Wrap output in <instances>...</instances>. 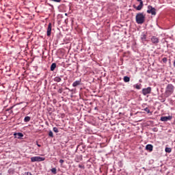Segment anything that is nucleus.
<instances>
[{
  "label": "nucleus",
  "mask_w": 175,
  "mask_h": 175,
  "mask_svg": "<svg viewBox=\"0 0 175 175\" xmlns=\"http://www.w3.org/2000/svg\"><path fill=\"white\" fill-rule=\"evenodd\" d=\"M13 107H14V106L10 107L9 109H7V111H10V110H12V109H13Z\"/></svg>",
  "instance_id": "nucleus-32"
},
{
  "label": "nucleus",
  "mask_w": 175,
  "mask_h": 175,
  "mask_svg": "<svg viewBox=\"0 0 175 175\" xmlns=\"http://www.w3.org/2000/svg\"><path fill=\"white\" fill-rule=\"evenodd\" d=\"M53 130L55 133H58L59 132V131H58V128L57 127H53Z\"/></svg>",
  "instance_id": "nucleus-24"
},
{
  "label": "nucleus",
  "mask_w": 175,
  "mask_h": 175,
  "mask_svg": "<svg viewBox=\"0 0 175 175\" xmlns=\"http://www.w3.org/2000/svg\"><path fill=\"white\" fill-rule=\"evenodd\" d=\"M62 91H64V90L62 89V88H60L58 90H57V92L59 94H62Z\"/></svg>",
  "instance_id": "nucleus-25"
},
{
  "label": "nucleus",
  "mask_w": 175,
  "mask_h": 175,
  "mask_svg": "<svg viewBox=\"0 0 175 175\" xmlns=\"http://www.w3.org/2000/svg\"><path fill=\"white\" fill-rule=\"evenodd\" d=\"M44 159H45L44 157H41L39 156L31 157V162H42L44 161Z\"/></svg>",
  "instance_id": "nucleus-4"
},
{
  "label": "nucleus",
  "mask_w": 175,
  "mask_h": 175,
  "mask_svg": "<svg viewBox=\"0 0 175 175\" xmlns=\"http://www.w3.org/2000/svg\"><path fill=\"white\" fill-rule=\"evenodd\" d=\"M148 14H152V16H156L157 15V9L155 8L152 7V5L148 6L147 10Z\"/></svg>",
  "instance_id": "nucleus-3"
},
{
  "label": "nucleus",
  "mask_w": 175,
  "mask_h": 175,
  "mask_svg": "<svg viewBox=\"0 0 175 175\" xmlns=\"http://www.w3.org/2000/svg\"><path fill=\"white\" fill-rule=\"evenodd\" d=\"M134 88H136V90H141L142 88V84H135L133 85Z\"/></svg>",
  "instance_id": "nucleus-18"
},
{
  "label": "nucleus",
  "mask_w": 175,
  "mask_h": 175,
  "mask_svg": "<svg viewBox=\"0 0 175 175\" xmlns=\"http://www.w3.org/2000/svg\"><path fill=\"white\" fill-rule=\"evenodd\" d=\"M151 90H152L151 87H148V88H143L142 89V94L144 96H146V95H148V94H151Z\"/></svg>",
  "instance_id": "nucleus-5"
},
{
  "label": "nucleus",
  "mask_w": 175,
  "mask_h": 175,
  "mask_svg": "<svg viewBox=\"0 0 175 175\" xmlns=\"http://www.w3.org/2000/svg\"><path fill=\"white\" fill-rule=\"evenodd\" d=\"M55 88H56L55 87V88H54V90H55Z\"/></svg>",
  "instance_id": "nucleus-38"
},
{
  "label": "nucleus",
  "mask_w": 175,
  "mask_h": 175,
  "mask_svg": "<svg viewBox=\"0 0 175 175\" xmlns=\"http://www.w3.org/2000/svg\"><path fill=\"white\" fill-rule=\"evenodd\" d=\"M49 137H54V135H53L52 131H49Z\"/></svg>",
  "instance_id": "nucleus-23"
},
{
  "label": "nucleus",
  "mask_w": 175,
  "mask_h": 175,
  "mask_svg": "<svg viewBox=\"0 0 175 175\" xmlns=\"http://www.w3.org/2000/svg\"><path fill=\"white\" fill-rule=\"evenodd\" d=\"M152 43L153 44H154L155 46L158 45V43H159V38L153 36H152L151 39H150Z\"/></svg>",
  "instance_id": "nucleus-7"
},
{
  "label": "nucleus",
  "mask_w": 175,
  "mask_h": 175,
  "mask_svg": "<svg viewBox=\"0 0 175 175\" xmlns=\"http://www.w3.org/2000/svg\"><path fill=\"white\" fill-rule=\"evenodd\" d=\"M14 136L16 139H21V137H24V134H23L22 133H14Z\"/></svg>",
  "instance_id": "nucleus-10"
},
{
  "label": "nucleus",
  "mask_w": 175,
  "mask_h": 175,
  "mask_svg": "<svg viewBox=\"0 0 175 175\" xmlns=\"http://www.w3.org/2000/svg\"><path fill=\"white\" fill-rule=\"evenodd\" d=\"M31 121V117L29 116H26L24 118V122H29Z\"/></svg>",
  "instance_id": "nucleus-19"
},
{
  "label": "nucleus",
  "mask_w": 175,
  "mask_h": 175,
  "mask_svg": "<svg viewBox=\"0 0 175 175\" xmlns=\"http://www.w3.org/2000/svg\"><path fill=\"white\" fill-rule=\"evenodd\" d=\"M21 103H19L18 105H21Z\"/></svg>",
  "instance_id": "nucleus-35"
},
{
  "label": "nucleus",
  "mask_w": 175,
  "mask_h": 175,
  "mask_svg": "<svg viewBox=\"0 0 175 175\" xmlns=\"http://www.w3.org/2000/svg\"><path fill=\"white\" fill-rule=\"evenodd\" d=\"M53 28V25L49 23L47 28V36H51V29Z\"/></svg>",
  "instance_id": "nucleus-9"
},
{
  "label": "nucleus",
  "mask_w": 175,
  "mask_h": 175,
  "mask_svg": "<svg viewBox=\"0 0 175 175\" xmlns=\"http://www.w3.org/2000/svg\"><path fill=\"white\" fill-rule=\"evenodd\" d=\"M173 92H174V86L172 84H168L165 88V98H169V96H170Z\"/></svg>",
  "instance_id": "nucleus-2"
},
{
  "label": "nucleus",
  "mask_w": 175,
  "mask_h": 175,
  "mask_svg": "<svg viewBox=\"0 0 175 175\" xmlns=\"http://www.w3.org/2000/svg\"><path fill=\"white\" fill-rule=\"evenodd\" d=\"M66 90H68V91H72V90H70V89H69L68 88H66Z\"/></svg>",
  "instance_id": "nucleus-34"
},
{
  "label": "nucleus",
  "mask_w": 175,
  "mask_h": 175,
  "mask_svg": "<svg viewBox=\"0 0 175 175\" xmlns=\"http://www.w3.org/2000/svg\"><path fill=\"white\" fill-rule=\"evenodd\" d=\"M11 113H13V111H12V110H11Z\"/></svg>",
  "instance_id": "nucleus-37"
},
{
  "label": "nucleus",
  "mask_w": 175,
  "mask_h": 175,
  "mask_svg": "<svg viewBox=\"0 0 175 175\" xmlns=\"http://www.w3.org/2000/svg\"><path fill=\"white\" fill-rule=\"evenodd\" d=\"M51 172L53 174H57V168L55 167L52 168Z\"/></svg>",
  "instance_id": "nucleus-22"
},
{
  "label": "nucleus",
  "mask_w": 175,
  "mask_h": 175,
  "mask_svg": "<svg viewBox=\"0 0 175 175\" xmlns=\"http://www.w3.org/2000/svg\"><path fill=\"white\" fill-rule=\"evenodd\" d=\"M75 162H80L81 161H83V155H77L75 159Z\"/></svg>",
  "instance_id": "nucleus-13"
},
{
  "label": "nucleus",
  "mask_w": 175,
  "mask_h": 175,
  "mask_svg": "<svg viewBox=\"0 0 175 175\" xmlns=\"http://www.w3.org/2000/svg\"><path fill=\"white\" fill-rule=\"evenodd\" d=\"M57 68V64L53 63L51 66V72H54L55 70V68Z\"/></svg>",
  "instance_id": "nucleus-14"
},
{
  "label": "nucleus",
  "mask_w": 175,
  "mask_h": 175,
  "mask_svg": "<svg viewBox=\"0 0 175 175\" xmlns=\"http://www.w3.org/2000/svg\"><path fill=\"white\" fill-rule=\"evenodd\" d=\"M123 80L124 83H129V81H131V78L128 76H125L124 77Z\"/></svg>",
  "instance_id": "nucleus-17"
},
{
  "label": "nucleus",
  "mask_w": 175,
  "mask_h": 175,
  "mask_svg": "<svg viewBox=\"0 0 175 175\" xmlns=\"http://www.w3.org/2000/svg\"><path fill=\"white\" fill-rule=\"evenodd\" d=\"M137 2H139V5L138 6L133 5V8H134V9H136V10H140L141 9H143V6H144V4L143 3V0H137Z\"/></svg>",
  "instance_id": "nucleus-6"
},
{
  "label": "nucleus",
  "mask_w": 175,
  "mask_h": 175,
  "mask_svg": "<svg viewBox=\"0 0 175 175\" xmlns=\"http://www.w3.org/2000/svg\"><path fill=\"white\" fill-rule=\"evenodd\" d=\"M165 152L170 153V152H172V148H165Z\"/></svg>",
  "instance_id": "nucleus-21"
},
{
  "label": "nucleus",
  "mask_w": 175,
  "mask_h": 175,
  "mask_svg": "<svg viewBox=\"0 0 175 175\" xmlns=\"http://www.w3.org/2000/svg\"><path fill=\"white\" fill-rule=\"evenodd\" d=\"M59 162L61 163V165H62L65 161H64V159H60Z\"/></svg>",
  "instance_id": "nucleus-31"
},
{
  "label": "nucleus",
  "mask_w": 175,
  "mask_h": 175,
  "mask_svg": "<svg viewBox=\"0 0 175 175\" xmlns=\"http://www.w3.org/2000/svg\"><path fill=\"white\" fill-rule=\"evenodd\" d=\"M36 145L38 146V147H42V145H41V144H39L38 143V142H36Z\"/></svg>",
  "instance_id": "nucleus-33"
},
{
  "label": "nucleus",
  "mask_w": 175,
  "mask_h": 175,
  "mask_svg": "<svg viewBox=\"0 0 175 175\" xmlns=\"http://www.w3.org/2000/svg\"><path fill=\"white\" fill-rule=\"evenodd\" d=\"M152 148H153V146L151 144H148L146 146V150H147L148 151H152Z\"/></svg>",
  "instance_id": "nucleus-15"
},
{
  "label": "nucleus",
  "mask_w": 175,
  "mask_h": 175,
  "mask_svg": "<svg viewBox=\"0 0 175 175\" xmlns=\"http://www.w3.org/2000/svg\"><path fill=\"white\" fill-rule=\"evenodd\" d=\"M144 110L146 111V113H150V109H148V107H146Z\"/></svg>",
  "instance_id": "nucleus-26"
},
{
  "label": "nucleus",
  "mask_w": 175,
  "mask_h": 175,
  "mask_svg": "<svg viewBox=\"0 0 175 175\" xmlns=\"http://www.w3.org/2000/svg\"><path fill=\"white\" fill-rule=\"evenodd\" d=\"M78 167L80 168V169H84V165H81V164H79V165H78Z\"/></svg>",
  "instance_id": "nucleus-28"
},
{
  "label": "nucleus",
  "mask_w": 175,
  "mask_h": 175,
  "mask_svg": "<svg viewBox=\"0 0 175 175\" xmlns=\"http://www.w3.org/2000/svg\"><path fill=\"white\" fill-rule=\"evenodd\" d=\"M163 62H167V58L166 57L163 58Z\"/></svg>",
  "instance_id": "nucleus-30"
},
{
  "label": "nucleus",
  "mask_w": 175,
  "mask_h": 175,
  "mask_svg": "<svg viewBox=\"0 0 175 175\" xmlns=\"http://www.w3.org/2000/svg\"><path fill=\"white\" fill-rule=\"evenodd\" d=\"M53 80L56 83H61V81H62V79H61L60 77H55Z\"/></svg>",
  "instance_id": "nucleus-16"
},
{
  "label": "nucleus",
  "mask_w": 175,
  "mask_h": 175,
  "mask_svg": "<svg viewBox=\"0 0 175 175\" xmlns=\"http://www.w3.org/2000/svg\"><path fill=\"white\" fill-rule=\"evenodd\" d=\"M152 131H153V132H158V128L154 127L153 129H152Z\"/></svg>",
  "instance_id": "nucleus-27"
},
{
  "label": "nucleus",
  "mask_w": 175,
  "mask_h": 175,
  "mask_svg": "<svg viewBox=\"0 0 175 175\" xmlns=\"http://www.w3.org/2000/svg\"><path fill=\"white\" fill-rule=\"evenodd\" d=\"M172 118H173V116H162L161 118V121L166 122L167 121H172Z\"/></svg>",
  "instance_id": "nucleus-8"
},
{
  "label": "nucleus",
  "mask_w": 175,
  "mask_h": 175,
  "mask_svg": "<svg viewBox=\"0 0 175 175\" xmlns=\"http://www.w3.org/2000/svg\"><path fill=\"white\" fill-rule=\"evenodd\" d=\"M79 85H81V79H79L78 81H75L72 83V87H77Z\"/></svg>",
  "instance_id": "nucleus-12"
},
{
  "label": "nucleus",
  "mask_w": 175,
  "mask_h": 175,
  "mask_svg": "<svg viewBox=\"0 0 175 175\" xmlns=\"http://www.w3.org/2000/svg\"><path fill=\"white\" fill-rule=\"evenodd\" d=\"M23 175H32V174L31 172H25L23 174Z\"/></svg>",
  "instance_id": "nucleus-29"
},
{
  "label": "nucleus",
  "mask_w": 175,
  "mask_h": 175,
  "mask_svg": "<svg viewBox=\"0 0 175 175\" xmlns=\"http://www.w3.org/2000/svg\"><path fill=\"white\" fill-rule=\"evenodd\" d=\"M65 15H66V16H68V14L66 13Z\"/></svg>",
  "instance_id": "nucleus-36"
},
{
  "label": "nucleus",
  "mask_w": 175,
  "mask_h": 175,
  "mask_svg": "<svg viewBox=\"0 0 175 175\" xmlns=\"http://www.w3.org/2000/svg\"><path fill=\"white\" fill-rule=\"evenodd\" d=\"M141 40L142 41V43H144V42L147 41V34L142 33L141 35Z\"/></svg>",
  "instance_id": "nucleus-11"
},
{
  "label": "nucleus",
  "mask_w": 175,
  "mask_h": 175,
  "mask_svg": "<svg viewBox=\"0 0 175 175\" xmlns=\"http://www.w3.org/2000/svg\"><path fill=\"white\" fill-rule=\"evenodd\" d=\"M135 21H136L137 24H144V21H146V16H144L143 12L137 14V15L135 16Z\"/></svg>",
  "instance_id": "nucleus-1"
},
{
  "label": "nucleus",
  "mask_w": 175,
  "mask_h": 175,
  "mask_svg": "<svg viewBox=\"0 0 175 175\" xmlns=\"http://www.w3.org/2000/svg\"><path fill=\"white\" fill-rule=\"evenodd\" d=\"M159 100H160L162 103H163L166 100V99L162 97V96H159Z\"/></svg>",
  "instance_id": "nucleus-20"
}]
</instances>
